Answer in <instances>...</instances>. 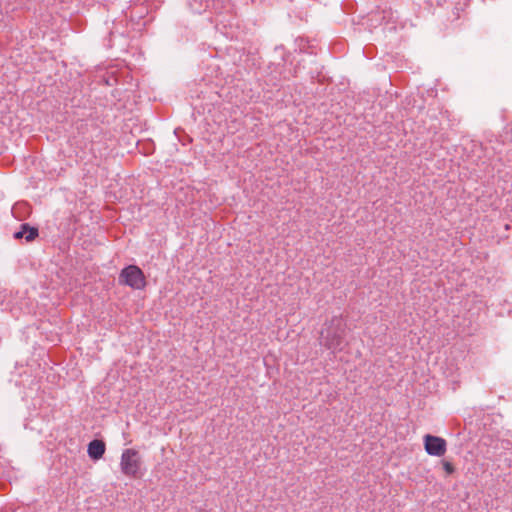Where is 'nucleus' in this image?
<instances>
[{
    "instance_id": "obj_3",
    "label": "nucleus",
    "mask_w": 512,
    "mask_h": 512,
    "mask_svg": "<svg viewBox=\"0 0 512 512\" xmlns=\"http://www.w3.org/2000/svg\"><path fill=\"white\" fill-rule=\"evenodd\" d=\"M119 283L135 290L144 289L146 279L143 271L136 265H128L119 274Z\"/></svg>"
},
{
    "instance_id": "obj_4",
    "label": "nucleus",
    "mask_w": 512,
    "mask_h": 512,
    "mask_svg": "<svg viewBox=\"0 0 512 512\" xmlns=\"http://www.w3.org/2000/svg\"><path fill=\"white\" fill-rule=\"evenodd\" d=\"M424 447L426 452L431 456H443L446 452L445 439L427 434L424 436Z\"/></svg>"
},
{
    "instance_id": "obj_7",
    "label": "nucleus",
    "mask_w": 512,
    "mask_h": 512,
    "mask_svg": "<svg viewBox=\"0 0 512 512\" xmlns=\"http://www.w3.org/2000/svg\"><path fill=\"white\" fill-rule=\"evenodd\" d=\"M443 469L447 474H452L455 471L453 464L448 461H443Z\"/></svg>"
},
{
    "instance_id": "obj_6",
    "label": "nucleus",
    "mask_w": 512,
    "mask_h": 512,
    "mask_svg": "<svg viewBox=\"0 0 512 512\" xmlns=\"http://www.w3.org/2000/svg\"><path fill=\"white\" fill-rule=\"evenodd\" d=\"M38 236V229L30 227L29 224L25 223L21 225V229L14 233L15 239L25 238L26 241H32Z\"/></svg>"
},
{
    "instance_id": "obj_1",
    "label": "nucleus",
    "mask_w": 512,
    "mask_h": 512,
    "mask_svg": "<svg viewBox=\"0 0 512 512\" xmlns=\"http://www.w3.org/2000/svg\"><path fill=\"white\" fill-rule=\"evenodd\" d=\"M347 324L342 316H334L321 332L320 344L332 353L340 352L347 345L345 341Z\"/></svg>"
},
{
    "instance_id": "obj_5",
    "label": "nucleus",
    "mask_w": 512,
    "mask_h": 512,
    "mask_svg": "<svg viewBox=\"0 0 512 512\" xmlns=\"http://www.w3.org/2000/svg\"><path fill=\"white\" fill-rule=\"evenodd\" d=\"M87 453L89 457L93 460L100 459L105 453V443L101 440H92L88 444Z\"/></svg>"
},
{
    "instance_id": "obj_2",
    "label": "nucleus",
    "mask_w": 512,
    "mask_h": 512,
    "mask_svg": "<svg viewBox=\"0 0 512 512\" xmlns=\"http://www.w3.org/2000/svg\"><path fill=\"white\" fill-rule=\"evenodd\" d=\"M141 465V456L137 450L132 448L123 450L120 459V469L125 476L130 478L140 477Z\"/></svg>"
}]
</instances>
